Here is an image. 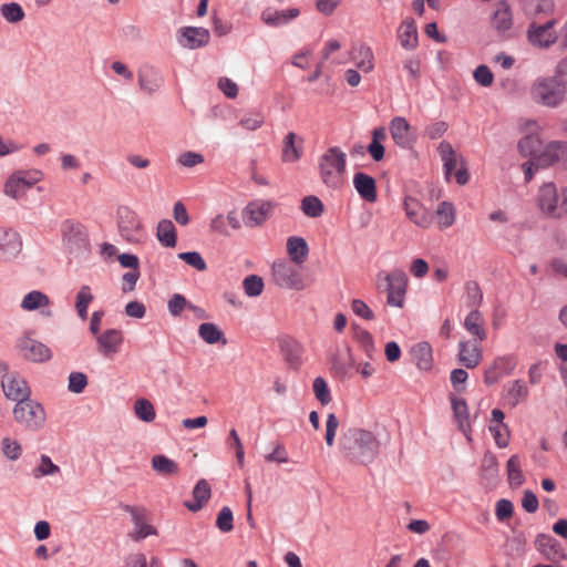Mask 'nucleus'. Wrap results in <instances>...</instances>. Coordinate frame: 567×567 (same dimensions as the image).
<instances>
[{
  "label": "nucleus",
  "mask_w": 567,
  "mask_h": 567,
  "mask_svg": "<svg viewBox=\"0 0 567 567\" xmlns=\"http://www.w3.org/2000/svg\"><path fill=\"white\" fill-rule=\"evenodd\" d=\"M351 60L362 72L369 73L374 69L373 51L369 45L364 43H360L352 48Z\"/></svg>",
  "instance_id": "393cba45"
},
{
  "label": "nucleus",
  "mask_w": 567,
  "mask_h": 567,
  "mask_svg": "<svg viewBox=\"0 0 567 567\" xmlns=\"http://www.w3.org/2000/svg\"><path fill=\"white\" fill-rule=\"evenodd\" d=\"M514 506L511 501L502 498L496 503L495 515L499 522H504L512 517Z\"/></svg>",
  "instance_id": "338daca9"
},
{
  "label": "nucleus",
  "mask_w": 567,
  "mask_h": 567,
  "mask_svg": "<svg viewBox=\"0 0 567 567\" xmlns=\"http://www.w3.org/2000/svg\"><path fill=\"white\" fill-rule=\"evenodd\" d=\"M319 174L323 184L330 188H341L344 183L347 155L338 146L329 147L318 161Z\"/></svg>",
  "instance_id": "f03ea898"
},
{
  "label": "nucleus",
  "mask_w": 567,
  "mask_h": 567,
  "mask_svg": "<svg viewBox=\"0 0 567 567\" xmlns=\"http://www.w3.org/2000/svg\"><path fill=\"white\" fill-rule=\"evenodd\" d=\"M271 276L275 284L281 288L301 290L306 287L301 271L287 260L274 262Z\"/></svg>",
  "instance_id": "1a4fd4ad"
},
{
  "label": "nucleus",
  "mask_w": 567,
  "mask_h": 567,
  "mask_svg": "<svg viewBox=\"0 0 567 567\" xmlns=\"http://www.w3.org/2000/svg\"><path fill=\"white\" fill-rule=\"evenodd\" d=\"M299 16V10L296 8L275 11L262 14V20L270 25H279L292 20Z\"/></svg>",
  "instance_id": "49530a36"
},
{
  "label": "nucleus",
  "mask_w": 567,
  "mask_h": 567,
  "mask_svg": "<svg viewBox=\"0 0 567 567\" xmlns=\"http://www.w3.org/2000/svg\"><path fill=\"white\" fill-rule=\"evenodd\" d=\"M19 355L33 363H44L52 359L51 349L39 340L23 336L17 341Z\"/></svg>",
  "instance_id": "9b49d317"
},
{
  "label": "nucleus",
  "mask_w": 567,
  "mask_h": 567,
  "mask_svg": "<svg viewBox=\"0 0 567 567\" xmlns=\"http://www.w3.org/2000/svg\"><path fill=\"white\" fill-rule=\"evenodd\" d=\"M507 481L511 486L518 487L524 484L525 476L522 471L520 460L517 455H512L506 464Z\"/></svg>",
  "instance_id": "a19ab883"
},
{
  "label": "nucleus",
  "mask_w": 567,
  "mask_h": 567,
  "mask_svg": "<svg viewBox=\"0 0 567 567\" xmlns=\"http://www.w3.org/2000/svg\"><path fill=\"white\" fill-rule=\"evenodd\" d=\"M123 340L121 330L107 329L96 336L97 351L105 358H112L120 351Z\"/></svg>",
  "instance_id": "6ab92c4d"
},
{
  "label": "nucleus",
  "mask_w": 567,
  "mask_h": 567,
  "mask_svg": "<svg viewBox=\"0 0 567 567\" xmlns=\"http://www.w3.org/2000/svg\"><path fill=\"white\" fill-rule=\"evenodd\" d=\"M194 502H186L185 506L190 512H198L210 498V486L206 480H199L193 489Z\"/></svg>",
  "instance_id": "c9c22d12"
},
{
  "label": "nucleus",
  "mask_w": 567,
  "mask_h": 567,
  "mask_svg": "<svg viewBox=\"0 0 567 567\" xmlns=\"http://www.w3.org/2000/svg\"><path fill=\"white\" fill-rule=\"evenodd\" d=\"M185 308L203 312L197 307L188 303L186 298L179 293H175L168 301V310L174 317L179 316Z\"/></svg>",
  "instance_id": "864d4df0"
},
{
  "label": "nucleus",
  "mask_w": 567,
  "mask_h": 567,
  "mask_svg": "<svg viewBox=\"0 0 567 567\" xmlns=\"http://www.w3.org/2000/svg\"><path fill=\"white\" fill-rule=\"evenodd\" d=\"M87 385V378L82 372H72L69 375V384L68 389L69 391L73 393H81Z\"/></svg>",
  "instance_id": "e2e57ef3"
},
{
  "label": "nucleus",
  "mask_w": 567,
  "mask_h": 567,
  "mask_svg": "<svg viewBox=\"0 0 567 567\" xmlns=\"http://www.w3.org/2000/svg\"><path fill=\"white\" fill-rule=\"evenodd\" d=\"M351 309L358 317L364 320H373L374 313L371 308L361 299H354L351 302Z\"/></svg>",
  "instance_id": "774afa93"
},
{
  "label": "nucleus",
  "mask_w": 567,
  "mask_h": 567,
  "mask_svg": "<svg viewBox=\"0 0 567 567\" xmlns=\"http://www.w3.org/2000/svg\"><path fill=\"white\" fill-rule=\"evenodd\" d=\"M1 13L7 21L12 23H17L24 18V12L21 6L16 2L2 4Z\"/></svg>",
  "instance_id": "4d7b16f0"
},
{
  "label": "nucleus",
  "mask_w": 567,
  "mask_h": 567,
  "mask_svg": "<svg viewBox=\"0 0 567 567\" xmlns=\"http://www.w3.org/2000/svg\"><path fill=\"white\" fill-rule=\"evenodd\" d=\"M536 205L547 217L563 218L567 216V187H563L558 192L554 183L544 184L537 192Z\"/></svg>",
  "instance_id": "20e7f679"
},
{
  "label": "nucleus",
  "mask_w": 567,
  "mask_h": 567,
  "mask_svg": "<svg viewBox=\"0 0 567 567\" xmlns=\"http://www.w3.org/2000/svg\"><path fill=\"white\" fill-rule=\"evenodd\" d=\"M386 302L391 307L402 308L404 306L408 289L406 274L401 269H394L385 276Z\"/></svg>",
  "instance_id": "ddd939ff"
},
{
  "label": "nucleus",
  "mask_w": 567,
  "mask_h": 567,
  "mask_svg": "<svg viewBox=\"0 0 567 567\" xmlns=\"http://www.w3.org/2000/svg\"><path fill=\"white\" fill-rule=\"evenodd\" d=\"M411 355L420 370L429 371L432 368V347L427 342L416 343L411 348Z\"/></svg>",
  "instance_id": "473e14b6"
},
{
  "label": "nucleus",
  "mask_w": 567,
  "mask_h": 567,
  "mask_svg": "<svg viewBox=\"0 0 567 567\" xmlns=\"http://www.w3.org/2000/svg\"><path fill=\"white\" fill-rule=\"evenodd\" d=\"M468 374L463 369H454L451 372V383L455 392L463 393L466 389V380Z\"/></svg>",
  "instance_id": "0e129e2a"
},
{
  "label": "nucleus",
  "mask_w": 567,
  "mask_h": 567,
  "mask_svg": "<svg viewBox=\"0 0 567 567\" xmlns=\"http://www.w3.org/2000/svg\"><path fill=\"white\" fill-rule=\"evenodd\" d=\"M245 293L249 297H258L264 290L262 278L257 275H249L243 281Z\"/></svg>",
  "instance_id": "603ef678"
},
{
  "label": "nucleus",
  "mask_w": 567,
  "mask_h": 567,
  "mask_svg": "<svg viewBox=\"0 0 567 567\" xmlns=\"http://www.w3.org/2000/svg\"><path fill=\"white\" fill-rule=\"evenodd\" d=\"M473 76H474V80L476 81V83H478L480 85H482L484 87L491 86L494 82V75H493L492 71L489 70V68L485 64L478 65L475 69Z\"/></svg>",
  "instance_id": "680f3d73"
},
{
  "label": "nucleus",
  "mask_w": 567,
  "mask_h": 567,
  "mask_svg": "<svg viewBox=\"0 0 567 567\" xmlns=\"http://www.w3.org/2000/svg\"><path fill=\"white\" fill-rule=\"evenodd\" d=\"M439 155L443 162L444 174L449 181L452 174L455 175L456 183L465 185L468 182V173L462 161L458 158L451 143L443 141L437 147Z\"/></svg>",
  "instance_id": "6e6552de"
},
{
  "label": "nucleus",
  "mask_w": 567,
  "mask_h": 567,
  "mask_svg": "<svg viewBox=\"0 0 567 567\" xmlns=\"http://www.w3.org/2000/svg\"><path fill=\"white\" fill-rule=\"evenodd\" d=\"M2 452L7 458L16 461L21 456L22 447L17 440L4 437L1 442Z\"/></svg>",
  "instance_id": "bf43d9fd"
},
{
  "label": "nucleus",
  "mask_w": 567,
  "mask_h": 567,
  "mask_svg": "<svg viewBox=\"0 0 567 567\" xmlns=\"http://www.w3.org/2000/svg\"><path fill=\"white\" fill-rule=\"evenodd\" d=\"M22 249L20 235L12 228L0 227V258L8 260Z\"/></svg>",
  "instance_id": "aec40b11"
},
{
  "label": "nucleus",
  "mask_w": 567,
  "mask_h": 567,
  "mask_svg": "<svg viewBox=\"0 0 567 567\" xmlns=\"http://www.w3.org/2000/svg\"><path fill=\"white\" fill-rule=\"evenodd\" d=\"M556 21L549 20L544 24L532 23L527 30V39L529 43L538 48H548L557 40V34L554 31Z\"/></svg>",
  "instance_id": "dca6fc26"
},
{
  "label": "nucleus",
  "mask_w": 567,
  "mask_h": 567,
  "mask_svg": "<svg viewBox=\"0 0 567 567\" xmlns=\"http://www.w3.org/2000/svg\"><path fill=\"white\" fill-rule=\"evenodd\" d=\"M313 393L322 405H327L331 401L330 390L326 380L317 377L313 381Z\"/></svg>",
  "instance_id": "13d9d810"
},
{
  "label": "nucleus",
  "mask_w": 567,
  "mask_h": 567,
  "mask_svg": "<svg viewBox=\"0 0 567 567\" xmlns=\"http://www.w3.org/2000/svg\"><path fill=\"white\" fill-rule=\"evenodd\" d=\"M124 509L131 514L134 524V529L128 534L134 542H140L151 535H157L156 528L146 523L145 511L143 508L126 505Z\"/></svg>",
  "instance_id": "a211bd4d"
},
{
  "label": "nucleus",
  "mask_w": 567,
  "mask_h": 567,
  "mask_svg": "<svg viewBox=\"0 0 567 567\" xmlns=\"http://www.w3.org/2000/svg\"><path fill=\"white\" fill-rule=\"evenodd\" d=\"M353 330V338L358 342L359 347L362 349V351L369 357L373 358V354L375 352V344L372 334L359 327V326H352Z\"/></svg>",
  "instance_id": "ea45409f"
},
{
  "label": "nucleus",
  "mask_w": 567,
  "mask_h": 567,
  "mask_svg": "<svg viewBox=\"0 0 567 567\" xmlns=\"http://www.w3.org/2000/svg\"><path fill=\"white\" fill-rule=\"evenodd\" d=\"M177 257L198 271H205L207 269L206 261L197 251L179 252Z\"/></svg>",
  "instance_id": "5fc2aeb1"
},
{
  "label": "nucleus",
  "mask_w": 567,
  "mask_h": 567,
  "mask_svg": "<svg viewBox=\"0 0 567 567\" xmlns=\"http://www.w3.org/2000/svg\"><path fill=\"white\" fill-rule=\"evenodd\" d=\"M389 131L394 144L399 147L411 148L416 141L412 126L403 116L393 117L390 121Z\"/></svg>",
  "instance_id": "4468645a"
},
{
  "label": "nucleus",
  "mask_w": 567,
  "mask_h": 567,
  "mask_svg": "<svg viewBox=\"0 0 567 567\" xmlns=\"http://www.w3.org/2000/svg\"><path fill=\"white\" fill-rule=\"evenodd\" d=\"M404 210L406 217L421 228H429L433 221L430 212L416 198L406 197L404 199Z\"/></svg>",
  "instance_id": "412c9836"
},
{
  "label": "nucleus",
  "mask_w": 567,
  "mask_h": 567,
  "mask_svg": "<svg viewBox=\"0 0 567 567\" xmlns=\"http://www.w3.org/2000/svg\"><path fill=\"white\" fill-rule=\"evenodd\" d=\"M134 412L135 415L144 422H152L156 416L155 409L147 399L136 400Z\"/></svg>",
  "instance_id": "3c124183"
},
{
  "label": "nucleus",
  "mask_w": 567,
  "mask_h": 567,
  "mask_svg": "<svg viewBox=\"0 0 567 567\" xmlns=\"http://www.w3.org/2000/svg\"><path fill=\"white\" fill-rule=\"evenodd\" d=\"M199 337L208 344H215L221 341L223 344L227 343L224 338V332L214 323L204 322L198 327Z\"/></svg>",
  "instance_id": "37998d69"
},
{
  "label": "nucleus",
  "mask_w": 567,
  "mask_h": 567,
  "mask_svg": "<svg viewBox=\"0 0 567 567\" xmlns=\"http://www.w3.org/2000/svg\"><path fill=\"white\" fill-rule=\"evenodd\" d=\"M156 238L164 247H175L177 238L174 224L168 219L161 220L156 228Z\"/></svg>",
  "instance_id": "4c0bfd02"
},
{
  "label": "nucleus",
  "mask_w": 567,
  "mask_h": 567,
  "mask_svg": "<svg viewBox=\"0 0 567 567\" xmlns=\"http://www.w3.org/2000/svg\"><path fill=\"white\" fill-rule=\"evenodd\" d=\"M538 166L560 165L567 168V143L551 142L536 156Z\"/></svg>",
  "instance_id": "f3484780"
},
{
  "label": "nucleus",
  "mask_w": 567,
  "mask_h": 567,
  "mask_svg": "<svg viewBox=\"0 0 567 567\" xmlns=\"http://www.w3.org/2000/svg\"><path fill=\"white\" fill-rule=\"evenodd\" d=\"M42 178L43 174L38 169L18 171L7 179L3 192L7 196L18 199L24 195L25 189L32 187Z\"/></svg>",
  "instance_id": "9d476101"
},
{
  "label": "nucleus",
  "mask_w": 567,
  "mask_h": 567,
  "mask_svg": "<svg viewBox=\"0 0 567 567\" xmlns=\"http://www.w3.org/2000/svg\"><path fill=\"white\" fill-rule=\"evenodd\" d=\"M61 235L63 241L70 246L80 247L87 241L85 226L73 219H66L61 224Z\"/></svg>",
  "instance_id": "4be33fe9"
},
{
  "label": "nucleus",
  "mask_w": 567,
  "mask_h": 567,
  "mask_svg": "<svg viewBox=\"0 0 567 567\" xmlns=\"http://www.w3.org/2000/svg\"><path fill=\"white\" fill-rule=\"evenodd\" d=\"M297 135L290 132L286 135L282 144V161L287 163H295L300 159L302 152V140L299 138L297 144Z\"/></svg>",
  "instance_id": "72a5a7b5"
},
{
  "label": "nucleus",
  "mask_w": 567,
  "mask_h": 567,
  "mask_svg": "<svg viewBox=\"0 0 567 567\" xmlns=\"http://www.w3.org/2000/svg\"><path fill=\"white\" fill-rule=\"evenodd\" d=\"M287 252L291 259L290 262L301 265L309 252L308 244L302 237L291 236L287 240Z\"/></svg>",
  "instance_id": "f704fd0d"
},
{
  "label": "nucleus",
  "mask_w": 567,
  "mask_h": 567,
  "mask_svg": "<svg viewBox=\"0 0 567 567\" xmlns=\"http://www.w3.org/2000/svg\"><path fill=\"white\" fill-rule=\"evenodd\" d=\"M538 551L548 560L557 563L565 558V551L560 544L550 536L540 535L536 539Z\"/></svg>",
  "instance_id": "b1692460"
},
{
  "label": "nucleus",
  "mask_w": 567,
  "mask_h": 567,
  "mask_svg": "<svg viewBox=\"0 0 567 567\" xmlns=\"http://www.w3.org/2000/svg\"><path fill=\"white\" fill-rule=\"evenodd\" d=\"M483 354L480 341H461L458 344V361L467 369L476 368L482 361Z\"/></svg>",
  "instance_id": "5701e85b"
},
{
  "label": "nucleus",
  "mask_w": 567,
  "mask_h": 567,
  "mask_svg": "<svg viewBox=\"0 0 567 567\" xmlns=\"http://www.w3.org/2000/svg\"><path fill=\"white\" fill-rule=\"evenodd\" d=\"M50 303V299L47 295L41 291L33 290L23 297L21 308L27 311L41 309L42 315L51 317L52 312L49 309Z\"/></svg>",
  "instance_id": "bb28decb"
},
{
  "label": "nucleus",
  "mask_w": 567,
  "mask_h": 567,
  "mask_svg": "<svg viewBox=\"0 0 567 567\" xmlns=\"http://www.w3.org/2000/svg\"><path fill=\"white\" fill-rule=\"evenodd\" d=\"M513 23L512 12L505 4H501L493 17V25L499 31H507Z\"/></svg>",
  "instance_id": "8fccbe9b"
},
{
  "label": "nucleus",
  "mask_w": 567,
  "mask_h": 567,
  "mask_svg": "<svg viewBox=\"0 0 567 567\" xmlns=\"http://www.w3.org/2000/svg\"><path fill=\"white\" fill-rule=\"evenodd\" d=\"M209 40V31L202 27H183L177 31L178 43L189 50L206 47Z\"/></svg>",
  "instance_id": "2eb2a0df"
},
{
  "label": "nucleus",
  "mask_w": 567,
  "mask_h": 567,
  "mask_svg": "<svg viewBox=\"0 0 567 567\" xmlns=\"http://www.w3.org/2000/svg\"><path fill=\"white\" fill-rule=\"evenodd\" d=\"M233 520L234 517L231 509L225 506L219 511L217 515L216 526L219 528L220 532L229 533L234 528Z\"/></svg>",
  "instance_id": "052dcab7"
},
{
  "label": "nucleus",
  "mask_w": 567,
  "mask_h": 567,
  "mask_svg": "<svg viewBox=\"0 0 567 567\" xmlns=\"http://www.w3.org/2000/svg\"><path fill=\"white\" fill-rule=\"evenodd\" d=\"M436 225L440 229H446L455 223V208L450 202H442L435 210Z\"/></svg>",
  "instance_id": "58836bf2"
},
{
  "label": "nucleus",
  "mask_w": 567,
  "mask_h": 567,
  "mask_svg": "<svg viewBox=\"0 0 567 567\" xmlns=\"http://www.w3.org/2000/svg\"><path fill=\"white\" fill-rule=\"evenodd\" d=\"M275 207L276 203L272 200H251L241 212L243 221L249 228L259 227L269 218Z\"/></svg>",
  "instance_id": "f8f14e48"
},
{
  "label": "nucleus",
  "mask_w": 567,
  "mask_h": 567,
  "mask_svg": "<svg viewBox=\"0 0 567 567\" xmlns=\"http://www.w3.org/2000/svg\"><path fill=\"white\" fill-rule=\"evenodd\" d=\"M353 185L359 195L367 202L377 200V186L372 176L365 173H355L353 176Z\"/></svg>",
  "instance_id": "a878e982"
},
{
  "label": "nucleus",
  "mask_w": 567,
  "mask_h": 567,
  "mask_svg": "<svg viewBox=\"0 0 567 567\" xmlns=\"http://www.w3.org/2000/svg\"><path fill=\"white\" fill-rule=\"evenodd\" d=\"M339 427V420L336 416V414L330 413L328 414L327 421H326V443L328 446H332L334 444V437L337 430Z\"/></svg>",
  "instance_id": "69168bd1"
},
{
  "label": "nucleus",
  "mask_w": 567,
  "mask_h": 567,
  "mask_svg": "<svg viewBox=\"0 0 567 567\" xmlns=\"http://www.w3.org/2000/svg\"><path fill=\"white\" fill-rule=\"evenodd\" d=\"M300 208L302 213L310 218H318L324 212V206L321 199L315 195L303 197Z\"/></svg>",
  "instance_id": "c03bdc74"
},
{
  "label": "nucleus",
  "mask_w": 567,
  "mask_h": 567,
  "mask_svg": "<svg viewBox=\"0 0 567 567\" xmlns=\"http://www.w3.org/2000/svg\"><path fill=\"white\" fill-rule=\"evenodd\" d=\"M495 443L498 447H506L509 443V430L507 424H489Z\"/></svg>",
  "instance_id": "6e6d98bb"
},
{
  "label": "nucleus",
  "mask_w": 567,
  "mask_h": 567,
  "mask_svg": "<svg viewBox=\"0 0 567 567\" xmlns=\"http://www.w3.org/2000/svg\"><path fill=\"white\" fill-rule=\"evenodd\" d=\"M93 300V295L89 286H82L76 295L75 308L82 320L87 318V307Z\"/></svg>",
  "instance_id": "09e8293b"
},
{
  "label": "nucleus",
  "mask_w": 567,
  "mask_h": 567,
  "mask_svg": "<svg viewBox=\"0 0 567 567\" xmlns=\"http://www.w3.org/2000/svg\"><path fill=\"white\" fill-rule=\"evenodd\" d=\"M538 124L535 121H529L526 124V130L529 132L518 142V150L523 156L534 155L540 146V138L536 134L538 131Z\"/></svg>",
  "instance_id": "cd10ccee"
},
{
  "label": "nucleus",
  "mask_w": 567,
  "mask_h": 567,
  "mask_svg": "<svg viewBox=\"0 0 567 567\" xmlns=\"http://www.w3.org/2000/svg\"><path fill=\"white\" fill-rule=\"evenodd\" d=\"M163 76L154 68H144L138 72V84L148 94L156 92L163 85Z\"/></svg>",
  "instance_id": "c756f323"
},
{
  "label": "nucleus",
  "mask_w": 567,
  "mask_h": 567,
  "mask_svg": "<svg viewBox=\"0 0 567 567\" xmlns=\"http://www.w3.org/2000/svg\"><path fill=\"white\" fill-rule=\"evenodd\" d=\"M12 414L14 421L25 431L30 432L40 431L47 422V413L43 405L30 396L16 403Z\"/></svg>",
  "instance_id": "39448f33"
},
{
  "label": "nucleus",
  "mask_w": 567,
  "mask_h": 567,
  "mask_svg": "<svg viewBox=\"0 0 567 567\" xmlns=\"http://www.w3.org/2000/svg\"><path fill=\"white\" fill-rule=\"evenodd\" d=\"M0 385L8 400L19 403L31 395V389L24 378L11 371L6 362L0 361Z\"/></svg>",
  "instance_id": "423d86ee"
},
{
  "label": "nucleus",
  "mask_w": 567,
  "mask_h": 567,
  "mask_svg": "<svg viewBox=\"0 0 567 567\" xmlns=\"http://www.w3.org/2000/svg\"><path fill=\"white\" fill-rule=\"evenodd\" d=\"M339 445L346 458L363 465L371 463L379 450V443L373 433L359 427L344 430Z\"/></svg>",
  "instance_id": "f257e3e1"
},
{
  "label": "nucleus",
  "mask_w": 567,
  "mask_h": 567,
  "mask_svg": "<svg viewBox=\"0 0 567 567\" xmlns=\"http://www.w3.org/2000/svg\"><path fill=\"white\" fill-rule=\"evenodd\" d=\"M527 396L528 388L524 381L515 380L509 384L506 392V399L509 405L516 406L517 404L524 402Z\"/></svg>",
  "instance_id": "79ce46f5"
},
{
  "label": "nucleus",
  "mask_w": 567,
  "mask_h": 567,
  "mask_svg": "<svg viewBox=\"0 0 567 567\" xmlns=\"http://www.w3.org/2000/svg\"><path fill=\"white\" fill-rule=\"evenodd\" d=\"M60 472V467L54 464L48 455L42 454L38 466L32 471V475L35 478H40L43 476L56 475Z\"/></svg>",
  "instance_id": "de8ad7c7"
},
{
  "label": "nucleus",
  "mask_w": 567,
  "mask_h": 567,
  "mask_svg": "<svg viewBox=\"0 0 567 567\" xmlns=\"http://www.w3.org/2000/svg\"><path fill=\"white\" fill-rule=\"evenodd\" d=\"M453 415L458 429L466 434L471 431L468 406L464 399L457 398L455 394H450Z\"/></svg>",
  "instance_id": "c85d7f7f"
},
{
  "label": "nucleus",
  "mask_w": 567,
  "mask_h": 567,
  "mask_svg": "<svg viewBox=\"0 0 567 567\" xmlns=\"http://www.w3.org/2000/svg\"><path fill=\"white\" fill-rule=\"evenodd\" d=\"M481 477L488 486H494L498 480V461L492 452H486L481 461Z\"/></svg>",
  "instance_id": "7c9ffc66"
},
{
  "label": "nucleus",
  "mask_w": 567,
  "mask_h": 567,
  "mask_svg": "<svg viewBox=\"0 0 567 567\" xmlns=\"http://www.w3.org/2000/svg\"><path fill=\"white\" fill-rule=\"evenodd\" d=\"M566 95V90L554 76H538L529 87V96L536 104L555 109L559 106Z\"/></svg>",
  "instance_id": "7ed1b4c3"
},
{
  "label": "nucleus",
  "mask_w": 567,
  "mask_h": 567,
  "mask_svg": "<svg viewBox=\"0 0 567 567\" xmlns=\"http://www.w3.org/2000/svg\"><path fill=\"white\" fill-rule=\"evenodd\" d=\"M118 231L128 243L140 244L146 238V231L140 216L128 207H121L117 210Z\"/></svg>",
  "instance_id": "0eeeda50"
},
{
  "label": "nucleus",
  "mask_w": 567,
  "mask_h": 567,
  "mask_svg": "<svg viewBox=\"0 0 567 567\" xmlns=\"http://www.w3.org/2000/svg\"><path fill=\"white\" fill-rule=\"evenodd\" d=\"M152 467L162 475H175L178 473V464L165 455H154L152 457Z\"/></svg>",
  "instance_id": "a18cd8bd"
},
{
  "label": "nucleus",
  "mask_w": 567,
  "mask_h": 567,
  "mask_svg": "<svg viewBox=\"0 0 567 567\" xmlns=\"http://www.w3.org/2000/svg\"><path fill=\"white\" fill-rule=\"evenodd\" d=\"M464 328L476 341H484L487 332L484 327V318L478 310H472L464 320Z\"/></svg>",
  "instance_id": "2f4dec72"
},
{
  "label": "nucleus",
  "mask_w": 567,
  "mask_h": 567,
  "mask_svg": "<svg viewBox=\"0 0 567 567\" xmlns=\"http://www.w3.org/2000/svg\"><path fill=\"white\" fill-rule=\"evenodd\" d=\"M400 44L412 50L417 45V30L413 19H405L399 28Z\"/></svg>",
  "instance_id": "e433bc0d"
}]
</instances>
